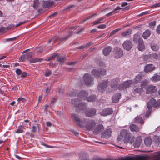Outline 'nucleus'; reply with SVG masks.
I'll return each mask as SVG.
<instances>
[{
    "mask_svg": "<svg viewBox=\"0 0 160 160\" xmlns=\"http://www.w3.org/2000/svg\"><path fill=\"white\" fill-rule=\"evenodd\" d=\"M133 137L129 132V131L123 129L121 131L120 134L118 136L117 140L119 142H120L123 141L125 143H127L132 138L130 142H132Z\"/></svg>",
    "mask_w": 160,
    "mask_h": 160,
    "instance_id": "1",
    "label": "nucleus"
},
{
    "mask_svg": "<svg viewBox=\"0 0 160 160\" xmlns=\"http://www.w3.org/2000/svg\"><path fill=\"white\" fill-rule=\"evenodd\" d=\"M88 93L87 91H82L79 92L78 95V99L85 100V99L88 102H92L95 101L96 98L94 95H92L87 98Z\"/></svg>",
    "mask_w": 160,
    "mask_h": 160,
    "instance_id": "2",
    "label": "nucleus"
},
{
    "mask_svg": "<svg viewBox=\"0 0 160 160\" xmlns=\"http://www.w3.org/2000/svg\"><path fill=\"white\" fill-rule=\"evenodd\" d=\"M160 105V100L156 101L154 98L151 99L148 102L147 108L148 111L147 112L145 116L146 117L149 116L151 112V108L152 107H156Z\"/></svg>",
    "mask_w": 160,
    "mask_h": 160,
    "instance_id": "3",
    "label": "nucleus"
},
{
    "mask_svg": "<svg viewBox=\"0 0 160 160\" xmlns=\"http://www.w3.org/2000/svg\"><path fill=\"white\" fill-rule=\"evenodd\" d=\"M83 126L81 128H84L86 130L90 131L92 130L96 125L95 122L92 120L84 119L82 123Z\"/></svg>",
    "mask_w": 160,
    "mask_h": 160,
    "instance_id": "4",
    "label": "nucleus"
},
{
    "mask_svg": "<svg viewBox=\"0 0 160 160\" xmlns=\"http://www.w3.org/2000/svg\"><path fill=\"white\" fill-rule=\"evenodd\" d=\"M79 102V100L77 99L72 100L71 101L72 105L76 107V110L77 111L83 110L86 107V104L85 103H80Z\"/></svg>",
    "mask_w": 160,
    "mask_h": 160,
    "instance_id": "5",
    "label": "nucleus"
},
{
    "mask_svg": "<svg viewBox=\"0 0 160 160\" xmlns=\"http://www.w3.org/2000/svg\"><path fill=\"white\" fill-rule=\"evenodd\" d=\"M83 78L85 84L88 86H90L93 84V78L89 74L86 73L84 74Z\"/></svg>",
    "mask_w": 160,
    "mask_h": 160,
    "instance_id": "6",
    "label": "nucleus"
},
{
    "mask_svg": "<svg viewBox=\"0 0 160 160\" xmlns=\"http://www.w3.org/2000/svg\"><path fill=\"white\" fill-rule=\"evenodd\" d=\"M71 118L72 120L75 122L76 124H78L80 127L83 126L82 123L83 122V119L81 120L78 115L76 114H72L71 115Z\"/></svg>",
    "mask_w": 160,
    "mask_h": 160,
    "instance_id": "7",
    "label": "nucleus"
},
{
    "mask_svg": "<svg viewBox=\"0 0 160 160\" xmlns=\"http://www.w3.org/2000/svg\"><path fill=\"white\" fill-rule=\"evenodd\" d=\"M108 84L107 80H103L100 83L98 86V89L101 92H103L105 90V88L107 87Z\"/></svg>",
    "mask_w": 160,
    "mask_h": 160,
    "instance_id": "8",
    "label": "nucleus"
},
{
    "mask_svg": "<svg viewBox=\"0 0 160 160\" xmlns=\"http://www.w3.org/2000/svg\"><path fill=\"white\" fill-rule=\"evenodd\" d=\"M108 84L107 80H103L100 83L98 86V89L101 92H103L105 90V88L107 87Z\"/></svg>",
    "mask_w": 160,
    "mask_h": 160,
    "instance_id": "9",
    "label": "nucleus"
},
{
    "mask_svg": "<svg viewBox=\"0 0 160 160\" xmlns=\"http://www.w3.org/2000/svg\"><path fill=\"white\" fill-rule=\"evenodd\" d=\"M113 52L114 56L116 58H120L123 55L122 50L118 48H116L114 49Z\"/></svg>",
    "mask_w": 160,
    "mask_h": 160,
    "instance_id": "10",
    "label": "nucleus"
},
{
    "mask_svg": "<svg viewBox=\"0 0 160 160\" xmlns=\"http://www.w3.org/2000/svg\"><path fill=\"white\" fill-rule=\"evenodd\" d=\"M120 78L118 77H116L111 80L110 86L112 89L113 90L116 89L120 82Z\"/></svg>",
    "mask_w": 160,
    "mask_h": 160,
    "instance_id": "11",
    "label": "nucleus"
},
{
    "mask_svg": "<svg viewBox=\"0 0 160 160\" xmlns=\"http://www.w3.org/2000/svg\"><path fill=\"white\" fill-rule=\"evenodd\" d=\"M91 73L95 77H97L99 76L100 75H103L105 74L106 73V71L104 69H100L99 71L96 69H93Z\"/></svg>",
    "mask_w": 160,
    "mask_h": 160,
    "instance_id": "12",
    "label": "nucleus"
},
{
    "mask_svg": "<svg viewBox=\"0 0 160 160\" xmlns=\"http://www.w3.org/2000/svg\"><path fill=\"white\" fill-rule=\"evenodd\" d=\"M123 48L127 51L130 50L132 47V44L129 40L125 41L122 44Z\"/></svg>",
    "mask_w": 160,
    "mask_h": 160,
    "instance_id": "13",
    "label": "nucleus"
},
{
    "mask_svg": "<svg viewBox=\"0 0 160 160\" xmlns=\"http://www.w3.org/2000/svg\"><path fill=\"white\" fill-rule=\"evenodd\" d=\"M113 112L112 109L110 108H107L100 112V113L102 116H106L112 114Z\"/></svg>",
    "mask_w": 160,
    "mask_h": 160,
    "instance_id": "14",
    "label": "nucleus"
},
{
    "mask_svg": "<svg viewBox=\"0 0 160 160\" xmlns=\"http://www.w3.org/2000/svg\"><path fill=\"white\" fill-rule=\"evenodd\" d=\"M157 89L155 86L153 85H150L146 88V93L148 94L156 92Z\"/></svg>",
    "mask_w": 160,
    "mask_h": 160,
    "instance_id": "15",
    "label": "nucleus"
},
{
    "mask_svg": "<svg viewBox=\"0 0 160 160\" xmlns=\"http://www.w3.org/2000/svg\"><path fill=\"white\" fill-rule=\"evenodd\" d=\"M155 68V67L152 64H147L145 67L144 71L146 72H150L153 70Z\"/></svg>",
    "mask_w": 160,
    "mask_h": 160,
    "instance_id": "16",
    "label": "nucleus"
},
{
    "mask_svg": "<svg viewBox=\"0 0 160 160\" xmlns=\"http://www.w3.org/2000/svg\"><path fill=\"white\" fill-rule=\"evenodd\" d=\"M96 112V110L94 108H92L86 111L85 112V114L88 117H91L94 116Z\"/></svg>",
    "mask_w": 160,
    "mask_h": 160,
    "instance_id": "17",
    "label": "nucleus"
},
{
    "mask_svg": "<svg viewBox=\"0 0 160 160\" xmlns=\"http://www.w3.org/2000/svg\"><path fill=\"white\" fill-rule=\"evenodd\" d=\"M103 127L102 125H99L94 129L93 131V133L94 134H97L101 132L103 129Z\"/></svg>",
    "mask_w": 160,
    "mask_h": 160,
    "instance_id": "18",
    "label": "nucleus"
},
{
    "mask_svg": "<svg viewBox=\"0 0 160 160\" xmlns=\"http://www.w3.org/2000/svg\"><path fill=\"white\" fill-rule=\"evenodd\" d=\"M142 78V76L141 74L137 75L133 79V83L134 84H136L139 83L141 81Z\"/></svg>",
    "mask_w": 160,
    "mask_h": 160,
    "instance_id": "19",
    "label": "nucleus"
},
{
    "mask_svg": "<svg viewBox=\"0 0 160 160\" xmlns=\"http://www.w3.org/2000/svg\"><path fill=\"white\" fill-rule=\"evenodd\" d=\"M112 48L110 46H107L103 50V54L107 56L109 54L111 51Z\"/></svg>",
    "mask_w": 160,
    "mask_h": 160,
    "instance_id": "20",
    "label": "nucleus"
},
{
    "mask_svg": "<svg viewBox=\"0 0 160 160\" xmlns=\"http://www.w3.org/2000/svg\"><path fill=\"white\" fill-rule=\"evenodd\" d=\"M121 94L120 93H118L112 97V102L114 103L118 102L120 98Z\"/></svg>",
    "mask_w": 160,
    "mask_h": 160,
    "instance_id": "21",
    "label": "nucleus"
},
{
    "mask_svg": "<svg viewBox=\"0 0 160 160\" xmlns=\"http://www.w3.org/2000/svg\"><path fill=\"white\" fill-rule=\"evenodd\" d=\"M138 48L139 51H142L145 49V47L142 41H140L138 44Z\"/></svg>",
    "mask_w": 160,
    "mask_h": 160,
    "instance_id": "22",
    "label": "nucleus"
},
{
    "mask_svg": "<svg viewBox=\"0 0 160 160\" xmlns=\"http://www.w3.org/2000/svg\"><path fill=\"white\" fill-rule=\"evenodd\" d=\"M142 139L141 137H138L134 144V147L136 148L139 147L142 142Z\"/></svg>",
    "mask_w": 160,
    "mask_h": 160,
    "instance_id": "23",
    "label": "nucleus"
},
{
    "mask_svg": "<svg viewBox=\"0 0 160 160\" xmlns=\"http://www.w3.org/2000/svg\"><path fill=\"white\" fill-rule=\"evenodd\" d=\"M126 88H128L130 86L133 84L132 80H129L123 82Z\"/></svg>",
    "mask_w": 160,
    "mask_h": 160,
    "instance_id": "24",
    "label": "nucleus"
},
{
    "mask_svg": "<svg viewBox=\"0 0 160 160\" xmlns=\"http://www.w3.org/2000/svg\"><path fill=\"white\" fill-rule=\"evenodd\" d=\"M151 80L153 82H156L160 81V75L156 74L151 78Z\"/></svg>",
    "mask_w": 160,
    "mask_h": 160,
    "instance_id": "25",
    "label": "nucleus"
},
{
    "mask_svg": "<svg viewBox=\"0 0 160 160\" xmlns=\"http://www.w3.org/2000/svg\"><path fill=\"white\" fill-rule=\"evenodd\" d=\"M129 127L130 130L133 132H137L139 130L138 127L135 124H132Z\"/></svg>",
    "mask_w": 160,
    "mask_h": 160,
    "instance_id": "26",
    "label": "nucleus"
},
{
    "mask_svg": "<svg viewBox=\"0 0 160 160\" xmlns=\"http://www.w3.org/2000/svg\"><path fill=\"white\" fill-rule=\"evenodd\" d=\"M140 35L139 33H137L134 35L133 41L134 42L137 43L139 42L140 41H142L140 38Z\"/></svg>",
    "mask_w": 160,
    "mask_h": 160,
    "instance_id": "27",
    "label": "nucleus"
},
{
    "mask_svg": "<svg viewBox=\"0 0 160 160\" xmlns=\"http://www.w3.org/2000/svg\"><path fill=\"white\" fill-rule=\"evenodd\" d=\"M31 57V55L30 53H28L27 55V56L26 57L24 55H22L19 58V61L20 62H23L26 58L28 59H29V58Z\"/></svg>",
    "mask_w": 160,
    "mask_h": 160,
    "instance_id": "28",
    "label": "nucleus"
},
{
    "mask_svg": "<svg viewBox=\"0 0 160 160\" xmlns=\"http://www.w3.org/2000/svg\"><path fill=\"white\" fill-rule=\"evenodd\" d=\"M151 35V32L149 30H146L143 33L142 36L145 39L147 38Z\"/></svg>",
    "mask_w": 160,
    "mask_h": 160,
    "instance_id": "29",
    "label": "nucleus"
},
{
    "mask_svg": "<svg viewBox=\"0 0 160 160\" xmlns=\"http://www.w3.org/2000/svg\"><path fill=\"white\" fill-rule=\"evenodd\" d=\"M106 18V17H102L98 20L95 21L93 23V24L94 25L99 24L100 23H103L104 22V21L103 19Z\"/></svg>",
    "mask_w": 160,
    "mask_h": 160,
    "instance_id": "30",
    "label": "nucleus"
},
{
    "mask_svg": "<svg viewBox=\"0 0 160 160\" xmlns=\"http://www.w3.org/2000/svg\"><path fill=\"white\" fill-rule=\"evenodd\" d=\"M42 60L41 58H31L29 60L30 62L32 63L36 62H41Z\"/></svg>",
    "mask_w": 160,
    "mask_h": 160,
    "instance_id": "31",
    "label": "nucleus"
},
{
    "mask_svg": "<svg viewBox=\"0 0 160 160\" xmlns=\"http://www.w3.org/2000/svg\"><path fill=\"white\" fill-rule=\"evenodd\" d=\"M135 122L140 123L142 124L144 123L142 118L140 116L137 117L135 118Z\"/></svg>",
    "mask_w": 160,
    "mask_h": 160,
    "instance_id": "32",
    "label": "nucleus"
},
{
    "mask_svg": "<svg viewBox=\"0 0 160 160\" xmlns=\"http://www.w3.org/2000/svg\"><path fill=\"white\" fill-rule=\"evenodd\" d=\"M142 92H143L142 89H141L139 88H136L133 89L132 93L134 94H139Z\"/></svg>",
    "mask_w": 160,
    "mask_h": 160,
    "instance_id": "33",
    "label": "nucleus"
},
{
    "mask_svg": "<svg viewBox=\"0 0 160 160\" xmlns=\"http://www.w3.org/2000/svg\"><path fill=\"white\" fill-rule=\"evenodd\" d=\"M152 143L151 139L149 138H146L144 140V143L147 146H150Z\"/></svg>",
    "mask_w": 160,
    "mask_h": 160,
    "instance_id": "34",
    "label": "nucleus"
},
{
    "mask_svg": "<svg viewBox=\"0 0 160 160\" xmlns=\"http://www.w3.org/2000/svg\"><path fill=\"white\" fill-rule=\"evenodd\" d=\"M148 83L146 81H143L142 82L140 88L142 89V91H143L144 89L146 90V88L148 86Z\"/></svg>",
    "mask_w": 160,
    "mask_h": 160,
    "instance_id": "35",
    "label": "nucleus"
},
{
    "mask_svg": "<svg viewBox=\"0 0 160 160\" xmlns=\"http://www.w3.org/2000/svg\"><path fill=\"white\" fill-rule=\"evenodd\" d=\"M151 48L152 50L154 51H157L159 49L158 46L155 44H152L151 45Z\"/></svg>",
    "mask_w": 160,
    "mask_h": 160,
    "instance_id": "36",
    "label": "nucleus"
},
{
    "mask_svg": "<svg viewBox=\"0 0 160 160\" xmlns=\"http://www.w3.org/2000/svg\"><path fill=\"white\" fill-rule=\"evenodd\" d=\"M149 58L151 59H157L158 58V56L157 54L154 53H152L149 55Z\"/></svg>",
    "mask_w": 160,
    "mask_h": 160,
    "instance_id": "37",
    "label": "nucleus"
},
{
    "mask_svg": "<svg viewBox=\"0 0 160 160\" xmlns=\"http://www.w3.org/2000/svg\"><path fill=\"white\" fill-rule=\"evenodd\" d=\"M132 31L131 29H128L124 31L121 34V35L123 37H125L131 34Z\"/></svg>",
    "mask_w": 160,
    "mask_h": 160,
    "instance_id": "38",
    "label": "nucleus"
},
{
    "mask_svg": "<svg viewBox=\"0 0 160 160\" xmlns=\"http://www.w3.org/2000/svg\"><path fill=\"white\" fill-rule=\"evenodd\" d=\"M64 57L61 56H58L57 57V61L59 62L61 64L64 62Z\"/></svg>",
    "mask_w": 160,
    "mask_h": 160,
    "instance_id": "39",
    "label": "nucleus"
},
{
    "mask_svg": "<svg viewBox=\"0 0 160 160\" xmlns=\"http://www.w3.org/2000/svg\"><path fill=\"white\" fill-rule=\"evenodd\" d=\"M53 4L54 3L53 2H46L44 3L43 5L45 8H48L53 5Z\"/></svg>",
    "mask_w": 160,
    "mask_h": 160,
    "instance_id": "40",
    "label": "nucleus"
},
{
    "mask_svg": "<svg viewBox=\"0 0 160 160\" xmlns=\"http://www.w3.org/2000/svg\"><path fill=\"white\" fill-rule=\"evenodd\" d=\"M118 88L120 90H124L126 89L123 82H122L119 85L118 87Z\"/></svg>",
    "mask_w": 160,
    "mask_h": 160,
    "instance_id": "41",
    "label": "nucleus"
},
{
    "mask_svg": "<svg viewBox=\"0 0 160 160\" xmlns=\"http://www.w3.org/2000/svg\"><path fill=\"white\" fill-rule=\"evenodd\" d=\"M121 30V28H118L115 29L111 32L110 34L109 37H111L113 35L115 34L116 32Z\"/></svg>",
    "mask_w": 160,
    "mask_h": 160,
    "instance_id": "42",
    "label": "nucleus"
},
{
    "mask_svg": "<svg viewBox=\"0 0 160 160\" xmlns=\"http://www.w3.org/2000/svg\"><path fill=\"white\" fill-rule=\"evenodd\" d=\"M23 128V127L22 126H20L16 131V132L17 133H22L23 132V130H22Z\"/></svg>",
    "mask_w": 160,
    "mask_h": 160,
    "instance_id": "43",
    "label": "nucleus"
},
{
    "mask_svg": "<svg viewBox=\"0 0 160 160\" xmlns=\"http://www.w3.org/2000/svg\"><path fill=\"white\" fill-rule=\"evenodd\" d=\"M39 4L38 0H34L33 1V7L34 8L38 7Z\"/></svg>",
    "mask_w": 160,
    "mask_h": 160,
    "instance_id": "44",
    "label": "nucleus"
},
{
    "mask_svg": "<svg viewBox=\"0 0 160 160\" xmlns=\"http://www.w3.org/2000/svg\"><path fill=\"white\" fill-rule=\"evenodd\" d=\"M154 139L155 141V142L157 143H159L160 142V138L157 136H155L154 137Z\"/></svg>",
    "mask_w": 160,
    "mask_h": 160,
    "instance_id": "45",
    "label": "nucleus"
},
{
    "mask_svg": "<svg viewBox=\"0 0 160 160\" xmlns=\"http://www.w3.org/2000/svg\"><path fill=\"white\" fill-rule=\"evenodd\" d=\"M111 132H112L110 129H108L105 132V134L107 135V137H109L111 136Z\"/></svg>",
    "mask_w": 160,
    "mask_h": 160,
    "instance_id": "46",
    "label": "nucleus"
},
{
    "mask_svg": "<svg viewBox=\"0 0 160 160\" xmlns=\"http://www.w3.org/2000/svg\"><path fill=\"white\" fill-rule=\"evenodd\" d=\"M58 39V36H55L52 38L51 39L48 41V43H50V42H54Z\"/></svg>",
    "mask_w": 160,
    "mask_h": 160,
    "instance_id": "47",
    "label": "nucleus"
},
{
    "mask_svg": "<svg viewBox=\"0 0 160 160\" xmlns=\"http://www.w3.org/2000/svg\"><path fill=\"white\" fill-rule=\"evenodd\" d=\"M96 14H94L93 15H91V16H90L89 17H88V18H87L86 19H85L83 21H82V23H83L84 22H85L87 20H89V19L91 18H92L94 16H96Z\"/></svg>",
    "mask_w": 160,
    "mask_h": 160,
    "instance_id": "48",
    "label": "nucleus"
},
{
    "mask_svg": "<svg viewBox=\"0 0 160 160\" xmlns=\"http://www.w3.org/2000/svg\"><path fill=\"white\" fill-rule=\"evenodd\" d=\"M106 25L105 24H102L98 26V28L99 29H104L106 28Z\"/></svg>",
    "mask_w": 160,
    "mask_h": 160,
    "instance_id": "49",
    "label": "nucleus"
},
{
    "mask_svg": "<svg viewBox=\"0 0 160 160\" xmlns=\"http://www.w3.org/2000/svg\"><path fill=\"white\" fill-rule=\"evenodd\" d=\"M120 160H133L132 158L129 157L127 158H122Z\"/></svg>",
    "mask_w": 160,
    "mask_h": 160,
    "instance_id": "50",
    "label": "nucleus"
},
{
    "mask_svg": "<svg viewBox=\"0 0 160 160\" xmlns=\"http://www.w3.org/2000/svg\"><path fill=\"white\" fill-rule=\"evenodd\" d=\"M51 74V72L50 71H47L45 73V76L46 77H48Z\"/></svg>",
    "mask_w": 160,
    "mask_h": 160,
    "instance_id": "51",
    "label": "nucleus"
},
{
    "mask_svg": "<svg viewBox=\"0 0 160 160\" xmlns=\"http://www.w3.org/2000/svg\"><path fill=\"white\" fill-rule=\"evenodd\" d=\"M17 74L18 75H20L22 74V71L20 69H18L16 71Z\"/></svg>",
    "mask_w": 160,
    "mask_h": 160,
    "instance_id": "52",
    "label": "nucleus"
},
{
    "mask_svg": "<svg viewBox=\"0 0 160 160\" xmlns=\"http://www.w3.org/2000/svg\"><path fill=\"white\" fill-rule=\"evenodd\" d=\"M68 38V37L67 36L66 37L62 38L60 40V42H64L65 41H66L67 40V39Z\"/></svg>",
    "mask_w": 160,
    "mask_h": 160,
    "instance_id": "53",
    "label": "nucleus"
},
{
    "mask_svg": "<svg viewBox=\"0 0 160 160\" xmlns=\"http://www.w3.org/2000/svg\"><path fill=\"white\" fill-rule=\"evenodd\" d=\"M160 6V3L158 2L157 3L153 5L152 7V8H154L156 7H158Z\"/></svg>",
    "mask_w": 160,
    "mask_h": 160,
    "instance_id": "54",
    "label": "nucleus"
},
{
    "mask_svg": "<svg viewBox=\"0 0 160 160\" xmlns=\"http://www.w3.org/2000/svg\"><path fill=\"white\" fill-rule=\"evenodd\" d=\"M18 102L22 101V102H24L25 101V99L24 98L20 97L18 98Z\"/></svg>",
    "mask_w": 160,
    "mask_h": 160,
    "instance_id": "55",
    "label": "nucleus"
},
{
    "mask_svg": "<svg viewBox=\"0 0 160 160\" xmlns=\"http://www.w3.org/2000/svg\"><path fill=\"white\" fill-rule=\"evenodd\" d=\"M37 130V128L35 126H33L32 127V132L35 133Z\"/></svg>",
    "mask_w": 160,
    "mask_h": 160,
    "instance_id": "56",
    "label": "nucleus"
},
{
    "mask_svg": "<svg viewBox=\"0 0 160 160\" xmlns=\"http://www.w3.org/2000/svg\"><path fill=\"white\" fill-rule=\"evenodd\" d=\"M26 21H24V22H21L19 23L16 24L15 27H17L20 25H21L22 24H24V23H26Z\"/></svg>",
    "mask_w": 160,
    "mask_h": 160,
    "instance_id": "57",
    "label": "nucleus"
},
{
    "mask_svg": "<svg viewBox=\"0 0 160 160\" xmlns=\"http://www.w3.org/2000/svg\"><path fill=\"white\" fill-rule=\"evenodd\" d=\"M57 99L56 98H53L50 104H53L56 101Z\"/></svg>",
    "mask_w": 160,
    "mask_h": 160,
    "instance_id": "58",
    "label": "nucleus"
},
{
    "mask_svg": "<svg viewBox=\"0 0 160 160\" xmlns=\"http://www.w3.org/2000/svg\"><path fill=\"white\" fill-rule=\"evenodd\" d=\"M157 32L158 33L160 34V24L157 27Z\"/></svg>",
    "mask_w": 160,
    "mask_h": 160,
    "instance_id": "59",
    "label": "nucleus"
},
{
    "mask_svg": "<svg viewBox=\"0 0 160 160\" xmlns=\"http://www.w3.org/2000/svg\"><path fill=\"white\" fill-rule=\"evenodd\" d=\"M75 94H76L75 93L73 92H72L70 93H68L67 94V95H69L71 96H74L75 95Z\"/></svg>",
    "mask_w": 160,
    "mask_h": 160,
    "instance_id": "60",
    "label": "nucleus"
},
{
    "mask_svg": "<svg viewBox=\"0 0 160 160\" xmlns=\"http://www.w3.org/2000/svg\"><path fill=\"white\" fill-rule=\"evenodd\" d=\"M27 75V73L25 72H23L22 73L21 77H22L24 78Z\"/></svg>",
    "mask_w": 160,
    "mask_h": 160,
    "instance_id": "61",
    "label": "nucleus"
},
{
    "mask_svg": "<svg viewBox=\"0 0 160 160\" xmlns=\"http://www.w3.org/2000/svg\"><path fill=\"white\" fill-rule=\"evenodd\" d=\"M114 12H113V11L112 12H110L109 13L107 14H106V16H107V17L111 16L112 15V14L113 13H114Z\"/></svg>",
    "mask_w": 160,
    "mask_h": 160,
    "instance_id": "62",
    "label": "nucleus"
},
{
    "mask_svg": "<svg viewBox=\"0 0 160 160\" xmlns=\"http://www.w3.org/2000/svg\"><path fill=\"white\" fill-rule=\"evenodd\" d=\"M156 22L155 21H153L151 22L150 23L149 25L150 26H155L156 24Z\"/></svg>",
    "mask_w": 160,
    "mask_h": 160,
    "instance_id": "63",
    "label": "nucleus"
},
{
    "mask_svg": "<svg viewBox=\"0 0 160 160\" xmlns=\"http://www.w3.org/2000/svg\"><path fill=\"white\" fill-rule=\"evenodd\" d=\"M16 38H8L6 39V41H11L13 40L14 39H15Z\"/></svg>",
    "mask_w": 160,
    "mask_h": 160,
    "instance_id": "64",
    "label": "nucleus"
}]
</instances>
